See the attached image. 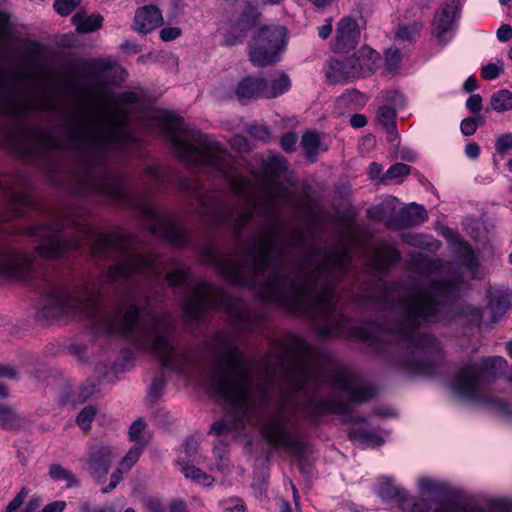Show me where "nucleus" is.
<instances>
[{
	"mask_svg": "<svg viewBox=\"0 0 512 512\" xmlns=\"http://www.w3.org/2000/svg\"><path fill=\"white\" fill-rule=\"evenodd\" d=\"M260 16L257 5L250 0H240L220 27L224 43L229 46L241 43L251 28L259 22Z\"/></svg>",
	"mask_w": 512,
	"mask_h": 512,
	"instance_id": "12",
	"label": "nucleus"
},
{
	"mask_svg": "<svg viewBox=\"0 0 512 512\" xmlns=\"http://www.w3.org/2000/svg\"><path fill=\"white\" fill-rule=\"evenodd\" d=\"M264 86V79L246 78L239 83L236 89L237 97L241 101L253 97H264Z\"/></svg>",
	"mask_w": 512,
	"mask_h": 512,
	"instance_id": "23",
	"label": "nucleus"
},
{
	"mask_svg": "<svg viewBox=\"0 0 512 512\" xmlns=\"http://www.w3.org/2000/svg\"><path fill=\"white\" fill-rule=\"evenodd\" d=\"M495 149L499 154H505L512 149V133L500 135L495 143Z\"/></svg>",
	"mask_w": 512,
	"mask_h": 512,
	"instance_id": "51",
	"label": "nucleus"
},
{
	"mask_svg": "<svg viewBox=\"0 0 512 512\" xmlns=\"http://www.w3.org/2000/svg\"><path fill=\"white\" fill-rule=\"evenodd\" d=\"M208 349L212 354V366L207 380L230 407L231 418V423L215 422L210 431L218 437L233 438L232 434L242 429L245 421L252 420L266 400L268 386L254 382L252 365L234 345L231 335L218 334Z\"/></svg>",
	"mask_w": 512,
	"mask_h": 512,
	"instance_id": "4",
	"label": "nucleus"
},
{
	"mask_svg": "<svg viewBox=\"0 0 512 512\" xmlns=\"http://www.w3.org/2000/svg\"><path fill=\"white\" fill-rule=\"evenodd\" d=\"M166 278L171 286H176L186 280L187 274L182 267L176 266L172 270L166 272Z\"/></svg>",
	"mask_w": 512,
	"mask_h": 512,
	"instance_id": "47",
	"label": "nucleus"
},
{
	"mask_svg": "<svg viewBox=\"0 0 512 512\" xmlns=\"http://www.w3.org/2000/svg\"><path fill=\"white\" fill-rule=\"evenodd\" d=\"M395 118L396 112L392 107L385 105L378 109L377 120L387 130L390 142L398 139V134L395 131Z\"/></svg>",
	"mask_w": 512,
	"mask_h": 512,
	"instance_id": "29",
	"label": "nucleus"
},
{
	"mask_svg": "<svg viewBox=\"0 0 512 512\" xmlns=\"http://www.w3.org/2000/svg\"><path fill=\"white\" fill-rule=\"evenodd\" d=\"M490 106L496 112L512 109V93L506 89L498 90L490 97Z\"/></svg>",
	"mask_w": 512,
	"mask_h": 512,
	"instance_id": "32",
	"label": "nucleus"
},
{
	"mask_svg": "<svg viewBox=\"0 0 512 512\" xmlns=\"http://www.w3.org/2000/svg\"><path fill=\"white\" fill-rule=\"evenodd\" d=\"M481 120H482L481 116H474V117L464 118L461 121V124H460L461 133L464 136H471V135H473L476 132L477 128H478L479 121H481Z\"/></svg>",
	"mask_w": 512,
	"mask_h": 512,
	"instance_id": "45",
	"label": "nucleus"
},
{
	"mask_svg": "<svg viewBox=\"0 0 512 512\" xmlns=\"http://www.w3.org/2000/svg\"><path fill=\"white\" fill-rule=\"evenodd\" d=\"M223 512H244V504L238 499L223 502Z\"/></svg>",
	"mask_w": 512,
	"mask_h": 512,
	"instance_id": "56",
	"label": "nucleus"
},
{
	"mask_svg": "<svg viewBox=\"0 0 512 512\" xmlns=\"http://www.w3.org/2000/svg\"><path fill=\"white\" fill-rule=\"evenodd\" d=\"M122 480V470L117 469L111 476L110 483L107 487L102 489L103 493H109L111 492L116 486L120 483Z\"/></svg>",
	"mask_w": 512,
	"mask_h": 512,
	"instance_id": "61",
	"label": "nucleus"
},
{
	"mask_svg": "<svg viewBox=\"0 0 512 512\" xmlns=\"http://www.w3.org/2000/svg\"><path fill=\"white\" fill-rule=\"evenodd\" d=\"M350 437L371 447H377L383 443V439L379 435L360 428L353 429L350 432Z\"/></svg>",
	"mask_w": 512,
	"mask_h": 512,
	"instance_id": "37",
	"label": "nucleus"
},
{
	"mask_svg": "<svg viewBox=\"0 0 512 512\" xmlns=\"http://www.w3.org/2000/svg\"><path fill=\"white\" fill-rule=\"evenodd\" d=\"M418 260L419 269L426 274L424 282L429 287L390 286L380 300L384 309H396L401 315L397 333L405 342L410 356L401 367L411 373L423 372L424 361L436 349L435 339L417 328L422 323L434 321L441 304L454 296L456 290L454 281H443L434 275L439 268L438 262L429 261L422 255Z\"/></svg>",
	"mask_w": 512,
	"mask_h": 512,
	"instance_id": "3",
	"label": "nucleus"
},
{
	"mask_svg": "<svg viewBox=\"0 0 512 512\" xmlns=\"http://www.w3.org/2000/svg\"><path fill=\"white\" fill-rule=\"evenodd\" d=\"M49 476L57 482H65L67 488L78 485L76 476L61 465L53 464L49 467Z\"/></svg>",
	"mask_w": 512,
	"mask_h": 512,
	"instance_id": "33",
	"label": "nucleus"
},
{
	"mask_svg": "<svg viewBox=\"0 0 512 512\" xmlns=\"http://www.w3.org/2000/svg\"><path fill=\"white\" fill-rule=\"evenodd\" d=\"M113 458L112 448L101 442L90 446L88 453V470L94 477L103 478L107 475Z\"/></svg>",
	"mask_w": 512,
	"mask_h": 512,
	"instance_id": "18",
	"label": "nucleus"
},
{
	"mask_svg": "<svg viewBox=\"0 0 512 512\" xmlns=\"http://www.w3.org/2000/svg\"><path fill=\"white\" fill-rule=\"evenodd\" d=\"M497 38L501 42L509 41L512 38V26L503 24L497 30Z\"/></svg>",
	"mask_w": 512,
	"mask_h": 512,
	"instance_id": "60",
	"label": "nucleus"
},
{
	"mask_svg": "<svg viewBox=\"0 0 512 512\" xmlns=\"http://www.w3.org/2000/svg\"><path fill=\"white\" fill-rule=\"evenodd\" d=\"M142 453V445H134L124 457L121 466L130 469L139 459Z\"/></svg>",
	"mask_w": 512,
	"mask_h": 512,
	"instance_id": "49",
	"label": "nucleus"
},
{
	"mask_svg": "<svg viewBox=\"0 0 512 512\" xmlns=\"http://www.w3.org/2000/svg\"><path fill=\"white\" fill-rule=\"evenodd\" d=\"M377 327L374 325H362L355 328L354 335L359 339L374 344L377 339L375 336V331Z\"/></svg>",
	"mask_w": 512,
	"mask_h": 512,
	"instance_id": "43",
	"label": "nucleus"
},
{
	"mask_svg": "<svg viewBox=\"0 0 512 512\" xmlns=\"http://www.w3.org/2000/svg\"><path fill=\"white\" fill-rule=\"evenodd\" d=\"M81 0H56L54 8L61 16L69 15L79 4Z\"/></svg>",
	"mask_w": 512,
	"mask_h": 512,
	"instance_id": "46",
	"label": "nucleus"
},
{
	"mask_svg": "<svg viewBox=\"0 0 512 512\" xmlns=\"http://www.w3.org/2000/svg\"><path fill=\"white\" fill-rule=\"evenodd\" d=\"M28 495V491L22 488L14 499L8 504L6 512H15L24 502Z\"/></svg>",
	"mask_w": 512,
	"mask_h": 512,
	"instance_id": "54",
	"label": "nucleus"
},
{
	"mask_svg": "<svg viewBox=\"0 0 512 512\" xmlns=\"http://www.w3.org/2000/svg\"><path fill=\"white\" fill-rule=\"evenodd\" d=\"M96 415V409L93 406H87L81 410L77 416V424L83 429L87 430L90 428L91 422Z\"/></svg>",
	"mask_w": 512,
	"mask_h": 512,
	"instance_id": "42",
	"label": "nucleus"
},
{
	"mask_svg": "<svg viewBox=\"0 0 512 512\" xmlns=\"http://www.w3.org/2000/svg\"><path fill=\"white\" fill-rule=\"evenodd\" d=\"M458 4V0H447L435 16V35L441 42L449 41L452 36Z\"/></svg>",
	"mask_w": 512,
	"mask_h": 512,
	"instance_id": "20",
	"label": "nucleus"
},
{
	"mask_svg": "<svg viewBox=\"0 0 512 512\" xmlns=\"http://www.w3.org/2000/svg\"><path fill=\"white\" fill-rule=\"evenodd\" d=\"M291 87V80L285 73H278L265 80L264 97L275 98L287 92Z\"/></svg>",
	"mask_w": 512,
	"mask_h": 512,
	"instance_id": "25",
	"label": "nucleus"
},
{
	"mask_svg": "<svg viewBox=\"0 0 512 512\" xmlns=\"http://www.w3.org/2000/svg\"><path fill=\"white\" fill-rule=\"evenodd\" d=\"M297 143V136L294 133H288L281 138V147L291 152L295 149Z\"/></svg>",
	"mask_w": 512,
	"mask_h": 512,
	"instance_id": "57",
	"label": "nucleus"
},
{
	"mask_svg": "<svg viewBox=\"0 0 512 512\" xmlns=\"http://www.w3.org/2000/svg\"><path fill=\"white\" fill-rule=\"evenodd\" d=\"M176 464L184 477L191 480L195 484L202 485L204 487H208L213 484L214 478L211 475L207 474L194 465H190L184 459L178 460Z\"/></svg>",
	"mask_w": 512,
	"mask_h": 512,
	"instance_id": "24",
	"label": "nucleus"
},
{
	"mask_svg": "<svg viewBox=\"0 0 512 512\" xmlns=\"http://www.w3.org/2000/svg\"><path fill=\"white\" fill-rule=\"evenodd\" d=\"M224 294L222 290L208 284L198 282L192 289L185 303V314L190 320H198L210 309L222 308Z\"/></svg>",
	"mask_w": 512,
	"mask_h": 512,
	"instance_id": "14",
	"label": "nucleus"
},
{
	"mask_svg": "<svg viewBox=\"0 0 512 512\" xmlns=\"http://www.w3.org/2000/svg\"><path fill=\"white\" fill-rule=\"evenodd\" d=\"M416 484L422 496H433L445 491L444 483L428 476L417 478Z\"/></svg>",
	"mask_w": 512,
	"mask_h": 512,
	"instance_id": "31",
	"label": "nucleus"
},
{
	"mask_svg": "<svg viewBox=\"0 0 512 512\" xmlns=\"http://www.w3.org/2000/svg\"><path fill=\"white\" fill-rule=\"evenodd\" d=\"M401 59L402 57L398 49H388L385 53V70L388 73L396 72L400 67Z\"/></svg>",
	"mask_w": 512,
	"mask_h": 512,
	"instance_id": "41",
	"label": "nucleus"
},
{
	"mask_svg": "<svg viewBox=\"0 0 512 512\" xmlns=\"http://www.w3.org/2000/svg\"><path fill=\"white\" fill-rule=\"evenodd\" d=\"M130 204L139 208L149 218V227L153 234L176 246L185 244L186 236L181 226L169 215L161 213L143 202L131 200Z\"/></svg>",
	"mask_w": 512,
	"mask_h": 512,
	"instance_id": "15",
	"label": "nucleus"
},
{
	"mask_svg": "<svg viewBox=\"0 0 512 512\" xmlns=\"http://www.w3.org/2000/svg\"><path fill=\"white\" fill-rule=\"evenodd\" d=\"M231 145L233 148L237 150H247L248 149V142L247 140L240 135H236L231 140Z\"/></svg>",
	"mask_w": 512,
	"mask_h": 512,
	"instance_id": "64",
	"label": "nucleus"
},
{
	"mask_svg": "<svg viewBox=\"0 0 512 512\" xmlns=\"http://www.w3.org/2000/svg\"><path fill=\"white\" fill-rule=\"evenodd\" d=\"M145 422L142 419L136 420L130 427L129 436L133 441L144 443Z\"/></svg>",
	"mask_w": 512,
	"mask_h": 512,
	"instance_id": "48",
	"label": "nucleus"
},
{
	"mask_svg": "<svg viewBox=\"0 0 512 512\" xmlns=\"http://www.w3.org/2000/svg\"><path fill=\"white\" fill-rule=\"evenodd\" d=\"M266 172L277 178L282 172L286 170V162L283 157L279 155H270L266 160Z\"/></svg>",
	"mask_w": 512,
	"mask_h": 512,
	"instance_id": "39",
	"label": "nucleus"
},
{
	"mask_svg": "<svg viewBox=\"0 0 512 512\" xmlns=\"http://www.w3.org/2000/svg\"><path fill=\"white\" fill-rule=\"evenodd\" d=\"M248 133L255 139L266 141L269 138V131L266 127L258 124L250 125Z\"/></svg>",
	"mask_w": 512,
	"mask_h": 512,
	"instance_id": "53",
	"label": "nucleus"
},
{
	"mask_svg": "<svg viewBox=\"0 0 512 512\" xmlns=\"http://www.w3.org/2000/svg\"><path fill=\"white\" fill-rule=\"evenodd\" d=\"M137 100L133 92L109 94L97 106L78 111L72 119L69 146L83 152L89 166L101 165L112 150L125 149L132 137L123 127L129 113L124 105Z\"/></svg>",
	"mask_w": 512,
	"mask_h": 512,
	"instance_id": "5",
	"label": "nucleus"
},
{
	"mask_svg": "<svg viewBox=\"0 0 512 512\" xmlns=\"http://www.w3.org/2000/svg\"><path fill=\"white\" fill-rule=\"evenodd\" d=\"M163 23L160 10L154 5L143 6L135 12L133 29L147 34Z\"/></svg>",
	"mask_w": 512,
	"mask_h": 512,
	"instance_id": "22",
	"label": "nucleus"
},
{
	"mask_svg": "<svg viewBox=\"0 0 512 512\" xmlns=\"http://www.w3.org/2000/svg\"><path fill=\"white\" fill-rule=\"evenodd\" d=\"M0 422L6 429H17L22 425L23 419L13 408L0 406Z\"/></svg>",
	"mask_w": 512,
	"mask_h": 512,
	"instance_id": "35",
	"label": "nucleus"
},
{
	"mask_svg": "<svg viewBox=\"0 0 512 512\" xmlns=\"http://www.w3.org/2000/svg\"><path fill=\"white\" fill-rule=\"evenodd\" d=\"M138 316V308L131 305L127 309L121 307L101 311L95 321L105 333H119L130 337L146 351L156 355L163 367L176 372H189L194 367L196 354L190 347L176 349L172 346V318L162 315L138 322Z\"/></svg>",
	"mask_w": 512,
	"mask_h": 512,
	"instance_id": "7",
	"label": "nucleus"
},
{
	"mask_svg": "<svg viewBox=\"0 0 512 512\" xmlns=\"http://www.w3.org/2000/svg\"><path fill=\"white\" fill-rule=\"evenodd\" d=\"M92 186L96 191L107 194L118 201L130 202L131 196L125 187L123 179L118 176L105 173L101 176V179L93 183Z\"/></svg>",
	"mask_w": 512,
	"mask_h": 512,
	"instance_id": "21",
	"label": "nucleus"
},
{
	"mask_svg": "<svg viewBox=\"0 0 512 512\" xmlns=\"http://www.w3.org/2000/svg\"><path fill=\"white\" fill-rule=\"evenodd\" d=\"M144 507L148 512H187L186 503L180 499H173L165 504L157 498H147Z\"/></svg>",
	"mask_w": 512,
	"mask_h": 512,
	"instance_id": "26",
	"label": "nucleus"
},
{
	"mask_svg": "<svg viewBox=\"0 0 512 512\" xmlns=\"http://www.w3.org/2000/svg\"><path fill=\"white\" fill-rule=\"evenodd\" d=\"M467 109L475 114V116H480L479 112L482 109V97L479 94H472L466 101Z\"/></svg>",
	"mask_w": 512,
	"mask_h": 512,
	"instance_id": "52",
	"label": "nucleus"
},
{
	"mask_svg": "<svg viewBox=\"0 0 512 512\" xmlns=\"http://www.w3.org/2000/svg\"><path fill=\"white\" fill-rule=\"evenodd\" d=\"M302 148L309 157L315 156L321 150L320 137L316 132H305L301 140Z\"/></svg>",
	"mask_w": 512,
	"mask_h": 512,
	"instance_id": "36",
	"label": "nucleus"
},
{
	"mask_svg": "<svg viewBox=\"0 0 512 512\" xmlns=\"http://www.w3.org/2000/svg\"><path fill=\"white\" fill-rule=\"evenodd\" d=\"M184 452L185 458H183L187 463L192 460L197 453V443L193 439H189L184 443Z\"/></svg>",
	"mask_w": 512,
	"mask_h": 512,
	"instance_id": "58",
	"label": "nucleus"
},
{
	"mask_svg": "<svg viewBox=\"0 0 512 512\" xmlns=\"http://www.w3.org/2000/svg\"><path fill=\"white\" fill-rule=\"evenodd\" d=\"M456 245L457 253L460 256L461 261L470 270L471 276L473 277L475 274L474 269L476 267V260L471 247L462 240H457Z\"/></svg>",
	"mask_w": 512,
	"mask_h": 512,
	"instance_id": "38",
	"label": "nucleus"
},
{
	"mask_svg": "<svg viewBox=\"0 0 512 512\" xmlns=\"http://www.w3.org/2000/svg\"><path fill=\"white\" fill-rule=\"evenodd\" d=\"M398 202L395 198L389 197L377 206L370 209L372 217L384 221L387 225H393Z\"/></svg>",
	"mask_w": 512,
	"mask_h": 512,
	"instance_id": "27",
	"label": "nucleus"
},
{
	"mask_svg": "<svg viewBox=\"0 0 512 512\" xmlns=\"http://www.w3.org/2000/svg\"><path fill=\"white\" fill-rule=\"evenodd\" d=\"M287 354L292 364L288 371V385L279 405L267 412L261 431L267 442L275 448H283L296 455L304 453L303 443L292 433L290 422L299 411L308 417L324 413H343L347 404L335 401H322L312 391L319 385L329 382L344 393L350 401L361 403L373 396V389L353 371L346 368L327 370L311 358L313 351L308 343L297 336L290 339Z\"/></svg>",
	"mask_w": 512,
	"mask_h": 512,
	"instance_id": "2",
	"label": "nucleus"
},
{
	"mask_svg": "<svg viewBox=\"0 0 512 512\" xmlns=\"http://www.w3.org/2000/svg\"><path fill=\"white\" fill-rule=\"evenodd\" d=\"M403 239L406 243L413 245V246H423V245L427 244V242H425L422 239V236L417 235V234H411V233L405 234L403 236Z\"/></svg>",
	"mask_w": 512,
	"mask_h": 512,
	"instance_id": "63",
	"label": "nucleus"
},
{
	"mask_svg": "<svg viewBox=\"0 0 512 512\" xmlns=\"http://www.w3.org/2000/svg\"><path fill=\"white\" fill-rule=\"evenodd\" d=\"M32 258L5 247H0V276L24 279L30 270Z\"/></svg>",
	"mask_w": 512,
	"mask_h": 512,
	"instance_id": "17",
	"label": "nucleus"
},
{
	"mask_svg": "<svg viewBox=\"0 0 512 512\" xmlns=\"http://www.w3.org/2000/svg\"><path fill=\"white\" fill-rule=\"evenodd\" d=\"M410 173V167L404 163H396L391 166L385 173L383 180H396L402 182L403 178Z\"/></svg>",
	"mask_w": 512,
	"mask_h": 512,
	"instance_id": "40",
	"label": "nucleus"
},
{
	"mask_svg": "<svg viewBox=\"0 0 512 512\" xmlns=\"http://www.w3.org/2000/svg\"><path fill=\"white\" fill-rule=\"evenodd\" d=\"M144 124L156 129L171 143L177 157L195 167H209L222 173L236 193L248 189L249 183L233 173V160L227 150L209 135L185 125L182 118L164 110H150Z\"/></svg>",
	"mask_w": 512,
	"mask_h": 512,
	"instance_id": "8",
	"label": "nucleus"
},
{
	"mask_svg": "<svg viewBox=\"0 0 512 512\" xmlns=\"http://www.w3.org/2000/svg\"><path fill=\"white\" fill-rule=\"evenodd\" d=\"M380 55L368 46H363L353 56L345 61L335 60L330 64V72L327 76L334 82L342 81L349 77H366L375 72L379 67Z\"/></svg>",
	"mask_w": 512,
	"mask_h": 512,
	"instance_id": "13",
	"label": "nucleus"
},
{
	"mask_svg": "<svg viewBox=\"0 0 512 512\" xmlns=\"http://www.w3.org/2000/svg\"><path fill=\"white\" fill-rule=\"evenodd\" d=\"M181 33L182 31L179 27H165L160 31V38L165 42H169L178 38Z\"/></svg>",
	"mask_w": 512,
	"mask_h": 512,
	"instance_id": "55",
	"label": "nucleus"
},
{
	"mask_svg": "<svg viewBox=\"0 0 512 512\" xmlns=\"http://www.w3.org/2000/svg\"><path fill=\"white\" fill-rule=\"evenodd\" d=\"M506 368L507 361L500 356L467 364L455 374L451 383L452 390L464 400L483 404L498 413H507L508 403L500 398L486 396L482 388V381L502 375Z\"/></svg>",
	"mask_w": 512,
	"mask_h": 512,
	"instance_id": "9",
	"label": "nucleus"
},
{
	"mask_svg": "<svg viewBox=\"0 0 512 512\" xmlns=\"http://www.w3.org/2000/svg\"><path fill=\"white\" fill-rule=\"evenodd\" d=\"M360 31L357 22L349 17L343 18L337 26L335 49L341 53H347L353 49L359 40Z\"/></svg>",
	"mask_w": 512,
	"mask_h": 512,
	"instance_id": "19",
	"label": "nucleus"
},
{
	"mask_svg": "<svg viewBox=\"0 0 512 512\" xmlns=\"http://www.w3.org/2000/svg\"><path fill=\"white\" fill-rule=\"evenodd\" d=\"M146 174L151 180L159 182L164 177V170L161 166L154 165L147 168Z\"/></svg>",
	"mask_w": 512,
	"mask_h": 512,
	"instance_id": "59",
	"label": "nucleus"
},
{
	"mask_svg": "<svg viewBox=\"0 0 512 512\" xmlns=\"http://www.w3.org/2000/svg\"><path fill=\"white\" fill-rule=\"evenodd\" d=\"M287 29L278 24L260 26L248 43L249 60L253 65L266 67L278 63L288 44Z\"/></svg>",
	"mask_w": 512,
	"mask_h": 512,
	"instance_id": "10",
	"label": "nucleus"
},
{
	"mask_svg": "<svg viewBox=\"0 0 512 512\" xmlns=\"http://www.w3.org/2000/svg\"><path fill=\"white\" fill-rule=\"evenodd\" d=\"M65 508L66 502L62 500H57L45 505L42 512H63Z\"/></svg>",
	"mask_w": 512,
	"mask_h": 512,
	"instance_id": "62",
	"label": "nucleus"
},
{
	"mask_svg": "<svg viewBox=\"0 0 512 512\" xmlns=\"http://www.w3.org/2000/svg\"><path fill=\"white\" fill-rule=\"evenodd\" d=\"M419 26L417 24L401 25L396 31V38L402 41H413L417 36Z\"/></svg>",
	"mask_w": 512,
	"mask_h": 512,
	"instance_id": "44",
	"label": "nucleus"
},
{
	"mask_svg": "<svg viewBox=\"0 0 512 512\" xmlns=\"http://www.w3.org/2000/svg\"><path fill=\"white\" fill-rule=\"evenodd\" d=\"M291 198L290 189L275 181L261 204L232 208L226 195L210 192L200 198L199 213L215 222L232 223L237 233L255 212L263 214V225L239 261L215 256L218 270L234 284L259 286L269 300L298 308L313 307L327 322L320 333L332 336L346 326L345 318L335 307L332 282L345 272L349 252L343 245L328 252L312 249L305 257L290 263L289 251L304 246V234L300 230L293 232L288 245L287 233L278 219L280 205Z\"/></svg>",
	"mask_w": 512,
	"mask_h": 512,
	"instance_id": "1",
	"label": "nucleus"
},
{
	"mask_svg": "<svg viewBox=\"0 0 512 512\" xmlns=\"http://www.w3.org/2000/svg\"><path fill=\"white\" fill-rule=\"evenodd\" d=\"M398 259L399 253L393 246L386 242H382L378 245L375 254V262L379 270L385 269Z\"/></svg>",
	"mask_w": 512,
	"mask_h": 512,
	"instance_id": "30",
	"label": "nucleus"
},
{
	"mask_svg": "<svg viewBox=\"0 0 512 512\" xmlns=\"http://www.w3.org/2000/svg\"><path fill=\"white\" fill-rule=\"evenodd\" d=\"M378 493L387 499L395 500L406 512H425L429 503L425 499H415L409 496L408 492L393 483L391 478L381 477L379 479Z\"/></svg>",
	"mask_w": 512,
	"mask_h": 512,
	"instance_id": "16",
	"label": "nucleus"
},
{
	"mask_svg": "<svg viewBox=\"0 0 512 512\" xmlns=\"http://www.w3.org/2000/svg\"><path fill=\"white\" fill-rule=\"evenodd\" d=\"M401 214L409 225L422 223L428 218L426 210L422 206L416 204H411L401 209Z\"/></svg>",
	"mask_w": 512,
	"mask_h": 512,
	"instance_id": "34",
	"label": "nucleus"
},
{
	"mask_svg": "<svg viewBox=\"0 0 512 512\" xmlns=\"http://www.w3.org/2000/svg\"><path fill=\"white\" fill-rule=\"evenodd\" d=\"M502 73L503 65L501 62H499L498 64L489 63L482 67V77L487 80L496 79Z\"/></svg>",
	"mask_w": 512,
	"mask_h": 512,
	"instance_id": "50",
	"label": "nucleus"
},
{
	"mask_svg": "<svg viewBox=\"0 0 512 512\" xmlns=\"http://www.w3.org/2000/svg\"><path fill=\"white\" fill-rule=\"evenodd\" d=\"M72 22L76 26V30L80 33H90L102 26L103 17L99 14L87 15L77 13L72 17Z\"/></svg>",
	"mask_w": 512,
	"mask_h": 512,
	"instance_id": "28",
	"label": "nucleus"
},
{
	"mask_svg": "<svg viewBox=\"0 0 512 512\" xmlns=\"http://www.w3.org/2000/svg\"><path fill=\"white\" fill-rule=\"evenodd\" d=\"M60 225L48 229L36 228L32 234L42 238V244L36 247V253L43 258H57L69 249H77L84 243L90 245L95 253L105 254L118 252L121 261L110 268L107 281L117 282L131 277L134 274H143L146 278H153L166 272V260L158 255H140L129 249V239L124 235H110L96 233L90 227H84L80 236L71 241H65L59 233Z\"/></svg>",
	"mask_w": 512,
	"mask_h": 512,
	"instance_id": "6",
	"label": "nucleus"
},
{
	"mask_svg": "<svg viewBox=\"0 0 512 512\" xmlns=\"http://www.w3.org/2000/svg\"><path fill=\"white\" fill-rule=\"evenodd\" d=\"M49 303L59 313L94 317L98 304V292L94 285L86 284L76 288L55 285L48 292Z\"/></svg>",
	"mask_w": 512,
	"mask_h": 512,
	"instance_id": "11",
	"label": "nucleus"
}]
</instances>
